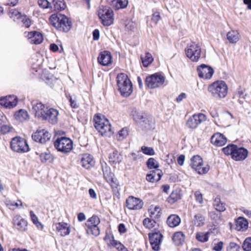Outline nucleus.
Here are the masks:
<instances>
[{
	"mask_svg": "<svg viewBox=\"0 0 251 251\" xmlns=\"http://www.w3.org/2000/svg\"><path fill=\"white\" fill-rule=\"evenodd\" d=\"M49 20L50 24L60 31L68 32L72 27L71 19L64 14H53Z\"/></svg>",
	"mask_w": 251,
	"mask_h": 251,
	"instance_id": "nucleus-1",
	"label": "nucleus"
},
{
	"mask_svg": "<svg viewBox=\"0 0 251 251\" xmlns=\"http://www.w3.org/2000/svg\"><path fill=\"white\" fill-rule=\"evenodd\" d=\"M117 89L121 96L128 97L133 92V84L128 75L124 73L118 74L116 78Z\"/></svg>",
	"mask_w": 251,
	"mask_h": 251,
	"instance_id": "nucleus-2",
	"label": "nucleus"
},
{
	"mask_svg": "<svg viewBox=\"0 0 251 251\" xmlns=\"http://www.w3.org/2000/svg\"><path fill=\"white\" fill-rule=\"evenodd\" d=\"M93 122L95 128L102 136L110 137L113 133L111 131V124L104 116L100 114H96Z\"/></svg>",
	"mask_w": 251,
	"mask_h": 251,
	"instance_id": "nucleus-3",
	"label": "nucleus"
},
{
	"mask_svg": "<svg viewBox=\"0 0 251 251\" xmlns=\"http://www.w3.org/2000/svg\"><path fill=\"white\" fill-rule=\"evenodd\" d=\"M228 87L224 80H217L208 86V91L215 98H224L227 93Z\"/></svg>",
	"mask_w": 251,
	"mask_h": 251,
	"instance_id": "nucleus-4",
	"label": "nucleus"
},
{
	"mask_svg": "<svg viewBox=\"0 0 251 251\" xmlns=\"http://www.w3.org/2000/svg\"><path fill=\"white\" fill-rule=\"evenodd\" d=\"M98 16L104 26H108L113 24L114 13L110 7L100 6L98 10Z\"/></svg>",
	"mask_w": 251,
	"mask_h": 251,
	"instance_id": "nucleus-5",
	"label": "nucleus"
},
{
	"mask_svg": "<svg viewBox=\"0 0 251 251\" xmlns=\"http://www.w3.org/2000/svg\"><path fill=\"white\" fill-rule=\"evenodd\" d=\"M54 146L57 151L67 153L73 149V141L69 137H57L54 142Z\"/></svg>",
	"mask_w": 251,
	"mask_h": 251,
	"instance_id": "nucleus-6",
	"label": "nucleus"
},
{
	"mask_svg": "<svg viewBox=\"0 0 251 251\" xmlns=\"http://www.w3.org/2000/svg\"><path fill=\"white\" fill-rule=\"evenodd\" d=\"M165 77L159 73H156L146 76L145 83L151 89H154L163 85Z\"/></svg>",
	"mask_w": 251,
	"mask_h": 251,
	"instance_id": "nucleus-7",
	"label": "nucleus"
},
{
	"mask_svg": "<svg viewBox=\"0 0 251 251\" xmlns=\"http://www.w3.org/2000/svg\"><path fill=\"white\" fill-rule=\"evenodd\" d=\"M100 219L97 215H94L89 218L85 224L87 228L86 232L88 234H92L98 236L100 233V230L98 225L100 223Z\"/></svg>",
	"mask_w": 251,
	"mask_h": 251,
	"instance_id": "nucleus-8",
	"label": "nucleus"
},
{
	"mask_svg": "<svg viewBox=\"0 0 251 251\" xmlns=\"http://www.w3.org/2000/svg\"><path fill=\"white\" fill-rule=\"evenodd\" d=\"M149 239L152 250L158 251L160 249V245L163 235L157 228H154L149 233Z\"/></svg>",
	"mask_w": 251,
	"mask_h": 251,
	"instance_id": "nucleus-9",
	"label": "nucleus"
},
{
	"mask_svg": "<svg viewBox=\"0 0 251 251\" xmlns=\"http://www.w3.org/2000/svg\"><path fill=\"white\" fill-rule=\"evenodd\" d=\"M186 56L193 62H198L200 58L201 49L195 43L188 45L185 50Z\"/></svg>",
	"mask_w": 251,
	"mask_h": 251,
	"instance_id": "nucleus-10",
	"label": "nucleus"
},
{
	"mask_svg": "<svg viewBox=\"0 0 251 251\" xmlns=\"http://www.w3.org/2000/svg\"><path fill=\"white\" fill-rule=\"evenodd\" d=\"M198 76L200 78L210 79L214 73L213 68L210 65L201 64L197 68Z\"/></svg>",
	"mask_w": 251,
	"mask_h": 251,
	"instance_id": "nucleus-11",
	"label": "nucleus"
},
{
	"mask_svg": "<svg viewBox=\"0 0 251 251\" xmlns=\"http://www.w3.org/2000/svg\"><path fill=\"white\" fill-rule=\"evenodd\" d=\"M51 137V134L45 129L37 130L32 135L33 141L41 144H44L49 141Z\"/></svg>",
	"mask_w": 251,
	"mask_h": 251,
	"instance_id": "nucleus-12",
	"label": "nucleus"
},
{
	"mask_svg": "<svg viewBox=\"0 0 251 251\" xmlns=\"http://www.w3.org/2000/svg\"><path fill=\"white\" fill-rule=\"evenodd\" d=\"M139 125L143 130H152L155 128V119L151 115L148 113Z\"/></svg>",
	"mask_w": 251,
	"mask_h": 251,
	"instance_id": "nucleus-13",
	"label": "nucleus"
},
{
	"mask_svg": "<svg viewBox=\"0 0 251 251\" xmlns=\"http://www.w3.org/2000/svg\"><path fill=\"white\" fill-rule=\"evenodd\" d=\"M205 115L202 113H200L198 115L195 114L189 118L186 125L189 128H196L202 121L205 120Z\"/></svg>",
	"mask_w": 251,
	"mask_h": 251,
	"instance_id": "nucleus-14",
	"label": "nucleus"
},
{
	"mask_svg": "<svg viewBox=\"0 0 251 251\" xmlns=\"http://www.w3.org/2000/svg\"><path fill=\"white\" fill-rule=\"evenodd\" d=\"M58 114V111L56 109L53 108H48L42 118L43 120L48 121L52 125H55L58 122L57 116Z\"/></svg>",
	"mask_w": 251,
	"mask_h": 251,
	"instance_id": "nucleus-15",
	"label": "nucleus"
},
{
	"mask_svg": "<svg viewBox=\"0 0 251 251\" xmlns=\"http://www.w3.org/2000/svg\"><path fill=\"white\" fill-rule=\"evenodd\" d=\"M97 60L100 65L108 66L112 63L113 56L109 51L105 50L100 52Z\"/></svg>",
	"mask_w": 251,
	"mask_h": 251,
	"instance_id": "nucleus-16",
	"label": "nucleus"
},
{
	"mask_svg": "<svg viewBox=\"0 0 251 251\" xmlns=\"http://www.w3.org/2000/svg\"><path fill=\"white\" fill-rule=\"evenodd\" d=\"M35 117L42 118L48 107L38 100H33L31 102Z\"/></svg>",
	"mask_w": 251,
	"mask_h": 251,
	"instance_id": "nucleus-17",
	"label": "nucleus"
},
{
	"mask_svg": "<svg viewBox=\"0 0 251 251\" xmlns=\"http://www.w3.org/2000/svg\"><path fill=\"white\" fill-rule=\"evenodd\" d=\"M126 207L130 210H139L143 206V202L139 198L129 196L126 200Z\"/></svg>",
	"mask_w": 251,
	"mask_h": 251,
	"instance_id": "nucleus-18",
	"label": "nucleus"
},
{
	"mask_svg": "<svg viewBox=\"0 0 251 251\" xmlns=\"http://www.w3.org/2000/svg\"><path fill=\"white\" fill-rule=\"evenodd\" d=\"M249 154L248 150L243 147L237 146L232 159L236 161H241L245 160Z\"/></svg>",
	"mask_w": 251,
	"mask_h": 251,
	"instance_id": "nucleus-19",
	"label": "nucleus"
},
{
	"mask_svg": "<svg viewBox=\"0 0 251 251\" xmlns=\"http://www.w3.org/2000/svg\"><path fill=\"white\" fill-rule=\"evenodd\" d=\"M17 24L22 27L28 28L31 25V20L25 14L17 10Z\"/></svg>",
	"mask_w": 251,
	"mask_h": 251,
	"instance_id": "nucleus-20",
	"label": "nucleus"
},
{
	"mask_svg": "<svg viewBox=\"0 0 251 251\" xmlns=\"http://www.w3.org/2000/svg\"><path fill=\"white\" fill-rule=\"evenodd\" d=\"M0 105L6 108L11 109L16 106V97L7 96L0 98Z\"/></svg>",
	"mask_w": 251,
	"mask_h": 251,
	"instance_id": "nucleus-21",
	"label": "nucleus"
},
{
	"mask_svg": "<svg viewBox=\"0 0 251 251\" xmlns=\"http://www.w3.org/2000/svg\"><path fill=\"white\" fill-rule=\"evenodd\" d=\"M27 37L30 43L34 45L41 44L44 40L43 34L36 30L28 32Z\"/></svg>",
	"mask_w": 251,
	"mask_h": 251,
	"instance_id": "nucleus-22",
	"label": "nucleus"
},
{
	"mask_svg": "<svg viewBox=\"0 0 251 251\" xmlns=\"http://www.w3.org/2000/svg\"><path fill=\"white\" fill-rule=\"evenodd\" d=\"M226 138L221 133H216L211 137V143L218 147H222L226 143Z\"/></svg>",
	"mask_w": 251,
	"mask_h": 251,
	"instance_id": "nucleus-23",
	"label": "nucleus"
},
{
	"mask_svg": "<svg viewBox=\"0 0 251 251\" xmlns=\"http://www.w3.org/2000/svg\"><path fill=\"white\" fill-rule=\"evenodd\" d=\"M80 163L83 168L88 170L94 166L95 162L92 155L84 154L81 158Z\"/></svg>",
	"mask_w": 251,
	"mask_h": 251,
	"instance_id": "nucleus-24",
	"label": "nucleus"
},
{
	"mask_svg": "<svg viewBox=\"0 0 251 251\" xmlns=\"http://www.w3.org/2000/svg\"><path fill=\"white\" fill-rule=\"evenodd\" d=\"M17 152L24 153L28 152L30 149L27 141L24 138L17 136Z\"/></svg>",
	"mask_w": 251,
	"mask_h": 251,
	"instance_id": "nucleus-25",
	"label": "nucleus"
},
{
	"mask_svg": "<svg viewBox=\"0 0 251 251\" xmlns=\"http://www.w3.org/2000/svg\"><path fill=\"white\" fill-rule=\"evenodd\" d=\"M235 228L237 231H245L249 227L248 220L244 217L240 216L235 220Z\"/></svg>",
	"mask_w": 251,
	"mask_h": 251,
	"instance_id": "nucleus-26",
	"label": "nucleus"
},
{
	"mask_svg": "<svg viewBox=\"0 0 251 251\" xmlns=\"http://www.w3.org/2000/svg\"><path fill=\"white\" fill-rule=\"evenodd\" d=\"M107 1L115 10L125 9L128 4V0H107Z\"/></svg>",
	"mask_w": 251,
	"mask_h": 251,
	"instance_id": "nucleus-27",
	"label": "nucleus"
},
{
	"mask_svg": "<svg viewBox=\"0 0 251 251\" xmlns=\"http://www.w3.org/2000/svg\"><path fill=\"white\" fill-rule=\"evenodd\" d=\"M55 227L56 230L60 233V235L61 236H65L70 233V226L67 223H57L55 224Z\"/></svg>",
	"mask_w": 251,
	"mask_h": 251,
	"instance_id": "nucleus-28",
	"label": "nucleus"
},
{
	"mask_svg": "<svg viewBox=\"0 0 251 251\" xmlns=\"http://www.w3.org/2000/svg\"><path fill=\"white\" fill-rule=\"evenodd\" d=\"M182 197V190L179 188H176L172 192L170 196L167 199V201L172 204L180 200Z\"/></svg>",
	"mask_w": 251,
	"mask_h": 251,
	"instance_id": "nucleus-29",
	"label": "nucleus"
},
{
	"mask_svg": "<svg viewBox=\"0 0 251 251\" xmlns=\"http://www.w3.org/2000/svg\"><path fill=\"white\" fill-rule=\"evenodd\" d=\"M148 113L138 111L135 107L131 108L130 110V116L132 117L133 120L139 124L141 121L144 119V117Z\"/></svg>",
	"mask_w": 251,
	"mask_h": 251,
	"instance_id": "nucleus-30",
	"label": "nucleus"
},
{
	"mask_svg": "<svg viewBox=\"0 0 251 251\" xmlns=\"http://www.w3.org/2000/svg\"><path fill=\"white\" fill-rule=\"evenodd\" d=\"M109 161L111 164H120L123 160L122 155L117 150H114L108 156Z\"/></svg>",
	"mask_w": 251,
	"mask_h": 251,
	"instance_id": "nucleus-31",
	"label": "nucleus"
},
{
	"mask_svg": "<svg viewBox=\"0 0 251 251\" xmlns=\"http://www.w3.org/2000/svg\"><path fill=\"white\" fill-rule=\"evenodd\" d=\"M185 236L183 232L177 231L173 234L172 240L175 245L179 246L182 245L184 242Z\"/></svg>",
	"mask_w": 251,
	"mask_h": 251,
	"instance_id": "nucleus-32",
	"label": "nucleus"
},
{
	"mask_svg": "<svg viewBox=\"0 0 251 251\" xmlns=\"http://www.w3.org/2000/svg\"><path fill=\"white\" fill-rule=\"evenodd\" d=\"M191 161L190 166L191 168L196 171L199 170L200 168L203 165L202 158L199 155H194L191 158Z\"/></svg>",
	"mask_w": 251,
	"mask_h": 251,
	"instance_id": "nucleus-33",
	"label": "nucleus"
},
{
	"mask_svg": "<svg viewBox=\"0 0 251 251\" xmlns=\"http://www.w3.org/2000/svg\"><path fill=\"white\" fill-rule=\"evenodd\" d=\"M166 222L169 227H175L180 224L181 219L176 214H172L168 216Z\"/></svg>",
	"mask_w": 251,
	"mask_h": 251,
	"instance_id": "nucleus-34",
	"label": "nucleus"
},
{
	"mask_svg": "<svg viewBox=\"0 0 251 251\" xmlns=\"http://www.w3.org/2000/svg\"><path fill=\"white\" fill-rule=\"evenodd\" d=\"M237 145L233 144H229L226 147L222 148V150L224 153L226 155L231 156L232 159L233 154L235 153Z\"/></svg>",
	"mask_w": 251,
	"mask_h": 251,
	"instance_id": "nucleus-35",
	"label": "nucleus"
},
{
	"mask_svg": "<svg viewBox=\"0 0 251 251\" xmlns=\"http://www.w3.org/2000/svg\"><path fill=\"white\" fill-rule=\"evenodd\" d=\"M210 234V232L209 231H199L196 233L195 238L196 240L200 242L205 243L208 241Z\"/></svg>",
	"mask_w": 251,
	"mask_h": 251,
	"instance_id": "nucleus-36",
	"label": "nucleus"
},
{
	"mask_svg": "<svg viewBox=\"0 0 251 251\" xmlns=\"http://www.w3.org/2000/svg\"><path fill=\"white\" fill-rule=\"evenodd\" d=\"M29 116L27 111L23 109L17 110V121L23 122L29 119Z\"/></svg>",
	"mask_w": 251,
	"mask_h": 251,
	"instance_id": "nucleus-37",
	"label": "nucleus"
},
{
	"mask_svg": "<svg viewBox=\"0 0 251 251\" xmlns=\"http://www.w3.org/2000/svg\"><path fill=\"white\" fill-rule=\"evenodd\" d=\"M30 64L31 69L34 73V72H37L41 69L42 61L38 59L36 57H32L30 60Z\"/></svg>",
	"mask_w": 251,
	"mask_h": 251,
	"instance_id": "nucleus-38",
	"label": "nucleus"
},
{
	"mask_svg": "<svg viewBox=\"0 0 251 251\" xmlns=\"http://www.w3.org/2000/svg\"><path fill=\"white\" fill-rule=\"evenodd\" d=\"M52 8L56 11H62L65 9L66 5L64 0H52Z\"/></svg>",
	"mask_w": 251,
	"mask_h": 251,
	"instance_id": "nucleus-39",
	"label": "nucleus"
},
{
	"mask_svg": "<svg viewBox=\"0 0 251 251\" xmlns=\"http://www.w3.org/2000/svg\"><path fill=\"white\" fill-rule=\"evenodd\" d=\"M41 77L47 84L51 85L53 84L54 76L48 71H45L43 72Z\"/></svg>",
	"mask_w": 251,
	"mask_h": 251,
	"instance_id": "nucleus-40",
	"label": "nucleus"
},
{
	"mask_svg": "<svg viewBox=\"0 0 251 251\" xmlns=\"http://www.w3.org/2000/svg\"><path fill=\"white\" fill-rule=\"evenodd\" d=\"M238 34L236 31H229L226 34V39L230 44H234L239 40Z\"/></svg>",
	"mask_w": 251,
	"mask_h": 251,
	"instance_id": "nucleus-41",
	"label": "nucleus"
},
{
	"mask_svg": "<svg viewBox=\"0 0 251 251\" xmlns=\"http://www.w3.org/2000/svg\"><path fill=\"white\" fill-rule=\"evenodd\" d=\"M141 59L144 67H148L153 61V58L149 52L146 53L145 57L141 56Z\"/></svg>",
	"mask_w": 251,
	"mask_h": 251,
	"instance_id": "nucleus-42",
	"label": "nucleus"
},
{
	"mask_svg": "<svg viewBox=\"0 0 251 251\" xmlns=\"http://www.w3.org/2000/svg\"><path fill=\"white\" fill-rule=\"evenodd\" d=\"M146 166L149 169H157L159 167V163L152 157L149 158L146 162Z\"/></svg>",
	"mask_w": 251,
	"mask_h": 251,
	"instance_id": "nucleus-43",
	"label": "nucleus"
},
{
	"mask_svg": "<svg viewBox=\"0 0 251 251\" xmlns=\"http://www.w3.org/2000/svg\"><path fill=\"white\" fill-rule=\"evenodd\" d=\"M27 229V222L24 219L21 218L17 222V230L24 232Z\"/></svg>",
	"mask_w": 251,
	"mask_h": 251,
	"instance_id": "nucleus-44",
	"label": "nucleus"
},
{
	"mask_svg": "<svg viewBox=\"0 0 251 251\" xmlns=\"http://www.w3.org/2000/svg\"><path fill=\"white\" fill-rule=\"evenodd\" d=\"M107 182H109L112 187L118 185L117 179L115 178L113 173H109V174L104 176Z\"/></svg>",
	"mask_w": 251,
	"mask_h": 251,
	"instance_id": "nucleus-45",
	"label": "nucleus"
},
{
	"mask_svg": "<svg viewBox=\"0 0 251 251\" xmlns=\"http://www.w3.org/2000/svg\"><path fill=\"white\" fill-rule=\"evenodd\" d=\"M41 161L43 163H51L53 161V157L50 153L44 152L40 155Z\"/></svg>",
	"mask_w": 251,
	"mask_h": 251,
	"instance_id": "nucleus-46",
	"label": "nucleus"
},
{
	"mask_svg": "<svg viewBox=\"0 0 251 251\" xmlns=\"http://www.w3.org/2000/svg\"><path fill=\"white\" fill-rule=\"evenodd\" d=\"M110 244L111 246L115 248L118 251H123V250L126 248L119 241L115 240L113 236H112V239L110 241Z\"/></svg>",
	"mask_w": 251,
	"mask_h": 251,
	"instance_id": "nucleus-47",
	"label": "nucleus"
},
{
	"mask_svg": "<svg viewBox=\"0 0 251 251\" xmlns=\"http://www.w3.org/2000/svg\"><path fill=\"white\" fill-rule=\"evenodd\" d=\"M110 244L111 246L115 248L118 251H123V250L126 248L119 241L115 240L113 236H112V239L110 241Z\"/></svg>",
	"mask_w": 251,
	"mask_h": 251,
	"instance_id": "nucleus-48",
	"label": "nucleus"
},
{
	"mask_svg": "<svg viewBox=\"0 0 251 251\" xmlns=\"http://www.w3.org/2000/svg\"><path fill=\"white\" fill-rule=\"evenodd\" d=\"M155 224V220L150 218H146L143 221V225L149 229L154 227Z\"/></svg>",
	"mask_w": 251,
	"mask_h": 251,
	"instance_id": "nucleus-49",
	"label": "nucleus"
},
{
	"mask_svg": "<svg viewBox=\"0 0 251 251\" xmlns=\"http://www.w3.org/2000/svg\"><path fill=\"white\" fill-rule=\"evenodd\" d=\"M140 151L144 154L149 156H152L155 154V151L152 147L143 146L141 147Z\"/></svg>",
	"mask_w": 251,
	"mask_h": 251,
	"instance_id": "nucleus-50",
	"label": "nucleus"
},
{
	"mask_svg": "<svg viewBox=\"0 0 251 251\" xmlns=\"http://www.w3.org/2000/svg\"><path fill=\"white\" fill-rule=\"evenodd\" d=\"M38 3L39 6L43 8H52V1L50 2L48 0H38Z\"/></svg>",
	"mask_w": 251,
	"mask_h": 251,
	"instance_id": "nucleus-51",
	"label": "nucleus"
},
{
	"mask_svg": "<svg viewBox=\"0 0 251 251\" xmlns=\"http://www.w3.org/2000/svg\"><path fill=\"white\" fill-rule=\"evenodd\" d=\"M65 96L70 102L71 107L72 108H77L79 107V104L76 102L75 100L73 99L72 96L68 93H65Z\"/></svg>",
	"mask_w": 251,
	"mask_h": 251,
	"instance_id": "nucleus-52",
	"label": "nucleus"
},
{
	"mask_svg": "<svg viewBox=\"0 0 251 251\" xmlns=\"http://www.w3.org/2000/svg\"><path fill=\"white\" fill-rule=\"evenodd\" d=\"M242 247L244 251H251V237L246 238Z\"/></svg>",
	"mask_w": 251,
	"mask_h": 251,
	"instance_id": "nucleus-53",
	"label": "nucleus"
},
{
	"mask_svg": "<svg viewBox=\"0 0 251 251\" xmlns=\"http://www.w3.org/2000/svg\"><path fill=\"white\" fill-rule=\"evenodd\" d=\"M240 246L234 242H230L226 248V251H240Z\"/></svg>",
	"mask_w": 251,
	"mask_h": 251,
	"instance_id": "nucleus-54",
	"label": "nucleus"
},
{
	"mask_svg": "<svg viewBox=\"0 0 251 251\" xmlns=\"http://www.w3.org/2000/svg\"><path fill=\"white\" fill-rule=\"evenodd\" d=\"M194 219L197 222H199L197 226H200L204 224L205 220L204 217L201 214H198L195 215Z\"/></svg>",
	"mask_w": 251,
	"mask_h": 251,
	"instance_id": "nucleus-55",
	"label": "nucleus"
},
{
	"mask_svg": "<svg viewBox=\"0 0 251 251\" xmlns=\"http://www.w3.org/2000/svg\"><path fill=\"white\" fill-rule=\"evenodd\" d=\"M119 140H122L128 135V130L126 128H123L118 132Z\"/></svg>",
	"mask_w": 251,
	"mask_h": 251,
	"instance_id": "nucleus-56",
	"label": "nucleus"
},
{
	"mask_svg": "<svg viewBox=\"0 0 251 251\" xmlns=\"http://www.w3.org/2000/svg\"><path fill=\"white\" fill-rule=\"evenodd\" d=\"M245 89L241 86H239L237 89V95L240 99H245L247 94L245 93Z\"/></svg>",
	"mask_w": 251,
	"mask_h": 251,
	"instance_id": "nucleus-57",
	"label": "nucleus"
},
{
	"mask_svg": "<svg viewBox=\"0 0 251 251\" xmlns=\"http://www.w3.org/2000/svg\"><path fill=\"white\" fill-rule=\"evenodd\" d=\"M130 155L132 157L133 160L136 162L141 161L143 157V156L139 152H138V153H136L135 152H131L130 153Z\"/></svg>",
	"mask_w": 251,
	"mask_h": 251,
	"instance_id": "nucleus-58",
	"label": "nucleus"
},
{
	"mask_svg": "<svg viewBox=\"0 0 251 251\" xmlns=\"http://www.w3.org/2000/svg\"><path fill=\"white\" fill-rule=\"evenodd\" d=\"M209 169H210V167L208 164H207L205 166H204L202 168H201V167H200V170H197L196 171L197 172V173L199 174L203 175V174H205L207 173L209 171Z\"/></svg>",
	"mask_w": 251,
	"mask_h": 251,
	"instance_id": "nucleus-59",
	"label": "nucleus"
},
{
	"mask_svg": "<svg viewBox=\"0 0 251 251\" xmlns=\"http://www.w3.org/2000/svg\"><path fill=\"white\" fill-rule=\"evenodd\" d=\"M194 195L196 201L199 202L201 204L203 202L202 194L200 191H197L195 192Z\"/></svg>",
	"mask_w": 251,
	"mask_h": 251,
	"instance_id": "nucleus-60",
	"label": "nucleus"
},
{
	"mask_svg": "<svg viewBox=\"0 0 251 251\" xmlns=\"http://www.w3.org/2000/svg\"><path fill=\"white\" fill-rule=\"evenodd\" d=\"M209 216L212 220L216 221L220 219L221 214L220 213H216L215 211H211L209 213Z\"/></svg>",
	"mask_w": 251,
	"mask_h": 251,
	"instance_id": "nucleus-61",
	"label": "nucleus"
},
{
	"mask_svg": "<svg viewBox=\"0 0 251 251\" xmlns=\"http://www.w3.org/2000/svg\"><path fill=\"white\" fill-rule=\"evenodd\" d=\"M160 19V14L158 12H154L152 15L151 18V21L154 24H157L158 21Z\"/></svg>",
	"mask_w": 251,
	"mask_h": 251,
	"instance_id": "nucleus-62",
	"label": "nucleus"
},
{
	"mask_svg": "<svg viewBox=\"0 0 251 251\" xmlns=\"http://www.w3.org/2000/svg\"><path fill=\"white\" fill-rule=\"evenodd\" d=\"M225 203L224 202H221L219 204L216 206L215 209L219 213L224 212L226 210V208L225 207Z\"/></svg>",
	"mask_w": 251,
	"mask_h": 251,
	"instance_id": "nucleus-63",
	"label": "nucleus"
},
{
	"mask_svg": "<svg viewBox=\"0 0 251 251\" xmlns=\"http://www.w3.org/2000/svg\"><path fill=\"white\" fill-rule=\"evenodd\" d=\"M224 243L223 241H220L217 244H215L213 248V250L215 251H221L223 248Z\"/></svg>",
	"mask_w": 251,
	"mask_h": 251,
	"instance_id": "nucleus-64",
	"label": "nucleus"
}]
</instances>
